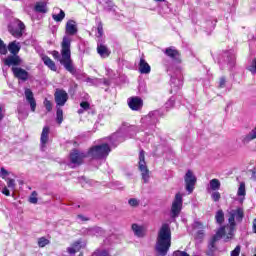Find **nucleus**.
Wrapping results in <instances>:
<instances>
[{"instance_id":"obj_1","label":"nucleus","mask_w":256,"mask_h":256,"mask_svg":"<svg viewBox=\"0 0 256 256\" xmlns=\"http://www.w3.org/2000/svg\"><path fill=\"white\" fill-rule=\"evenodd\" d=\"M245 217V212L243 208L238 207L236 209L230 210L228 212V223L229 225L221 227L216 234L210 240V247H215V243L219 241V239H224L227 243L230 239H233L235 235V227H237V223H241L243 218Z\"/></svg>"},{"instance_id":"obj_2","label":"nucleus","mask_w":256,"mask_h":256,"mask_svg":"<svg viewBox=\"0 0 256 256\" xmlns=\"http://www.w3.org/2000/svg\"><path fill=\"white\" fill-rule=\"evenodd\" d=\"M123 141L125 139L121 138L119 132H117L108 139V142L91 147L87 152V157H91V159H105L111 153V145L117 146V143Z\"/></svg>"},{"instance_id":"obj_3","label":"nucleus","mask_w":256,"mask_h":256,"mask_svg":"<svg viewBox=\"0 0 256 256\" xmlns=\"http://www.w3.org/2000/svg\"><path fill=\"white\" fill-rule=\"evenodd\" d=\"M171 248V226L164 223L158 231L155 249L158 256H165Z\"/></svg>"},{"instance_id":"obj_4","label":"nucleus","mask_w":256,"mask_h":256,"mask_svg":"<svg viewBox=\"0 0 256 256\" xmlns=\"http://www.w3.org/2000/svg\"><path fill=\"white\" fill-rule=\"evenodd\" d=\"M61 59L60 63L64 66V69L75 75L77 70H75V66H73V60H71V38L69 36H64L61 44Z\"/></svg>"},{"instance_id":"obj_5","label":"nucleus","mask_w":256,"mask_h":256,"mask_svg":"<svg viewBox=\"0 0 256 256\" xmlns=\"http://www.w3.org/2000/svg\"><path fill=\"white\" fill-rule=\"evenodd\" d=\"M138 167L144 183H149V168H147V163L145 162V151L143 150L139 153Z\"/></svg>"},{"instance_id":"obj_6","label":"nucleus","mask_w":256,"mask_h":256,"mask_svg":"<svg viewBox=\"0 0 256 256\" xmlns=\"http://www.w3.org/2000/svg\"><path fill=\"white\" fill-rule=\"evenodd\" d=\"M181 209H183V195L181 193H177L172 202L171 206V217L175 219L179 217V213H181Z\"/></svg>"},{"instance_id":"obj_7","label":"nucleus","mask_w":256,"mask_h":256,"mask_svg":"<svg viewBox=\"0 0 256 256\" xmlns=\"http://www.w3.org/2000/svg\"><path fill=\"white\" fill-rule=\"evenodd\" d=\"M9 33L16 39L23 37V31H25V24L20 20H15L13 24L8 27Z\"/></svg>"},{"instance_id":"obj_8","label":"nucleus","mask_w":256,"mask_h":256,"mask_svg":"<svg viewBox=\"0 0 256 256\" xmlns=\"http://www.w3.org/2000/svg\"><path fill=\"white\" fill-rule=\"evenodd\" d=\"M56 107H64L65 103L69 101V94L63 89L57 88L54 93Z\"/></svg>"},{"instance_id":"obj_9","label":"nucleus","mask_w":256,"mask_h":256,"mask_svg":"<svg viewBox=\"0 0 256 256\" xmlns=\"http://www.w3.org/2000/svg\"><path fill=\"white\" fill-rule=\"evenodd\" d=\"M184 181L186 185V191H188L189 194L193 193V190L195 189V183H197V178L191 170L186 172Z\"/></svg>"},{"instance_id":"obj_10","label":"nucleus","mask_w":256,"mask_h":256,"mask_svg":"<svg viewBox=\"0 0 256 256\" xmlns=\"http://www.w3.org/2000/svg\"><path fill=\"white\" fill-rule=\"evenodd\" d=\"M85 157H88L87 154H85L79 150H73L70 153V162L72 163V165H81V163H83V159H85Z\"/></svg>"},{"instance_id":"obj_11","label":"nucleus","mask_w":256,"mask_h":256,"mask_svg":"<svg viewBox=\"0 0 256 256\" xmlns=\"http://www.w3.org/2000/svg\"><path fill=\"white\" fill-rule=\"evenodd\" d=\"M223 57L224 60L219 61V64L221 65V67H225V65H227V67L231 69V67L235 65V54H233V51H228L224 53Z\"/></svg>"},{"instance_id":"obj_12","label":"nucleus","mask_w":256,"mask_h":256,"mask_svg":"<svg viewBox=\"0 0 256 256\" xmlns=\"http://www.w3.org/2000/svg\"><path fill=\"white\" fill-rule=\"evenodd\" d=\"M164 53L173 61V63H181V54H179V51H177L175 47L166 48Z\"/></svg>"},{"instance_id":"obj_13","label":"nucleus","mask_w":256,"mask_h":256,"mask_svg":"<svg viewBox=\"0 0 256 256\" xmlns=\"http://www.w3.org/2000/svg\"><path fill=\"white\" fill-rule=\"evenodd\" d=\"M7 186L2 188V194L6 197H11V191H15V187H17V183L13 178L6 179Z\"/></svg>"},{"instance_id":"obj_14","label":"nucleus","mask_w":256,"mask_h":256,"mask_svg":"<svg viewBox=\"0 0 256 256\" xmlns=\"http://www.w3.org/2000/svg\"><path fill=\"white\" fill-rule=\"evenodd\" d=\"M24 95L26 97L27 103L30 105V109L33 113H35V109H37V101H35V96H33V91L31 89L26 88Z\"/></svg>"},{"instance_id":"obj_15","label":"nucleus","mask_w":256,"mask_h":256,"mask_svg":"<svg viewBox=\"0 0 256 256\" xmlns=\"http://www.w3.org/2000/svg\"><path fill=\"white\" fill-rule=\"evenodd\" d=\"M12 73L16 79H20L21 81H27L29 79V72L20 67H12Z\"/></svg>"},{"instance_id":"obj_16","label":"nucleus","mask_w":256,"mask_h":256,"mask_svg":"<svg viewBox=\"0 0 256 256\" xmlns=\"http://www.w3.org/2000/svg\"><path fill=\"white\" fill-rule=\"evenodd\" d=\"M79 28L77 27V22L75 20H68L66 23L65 33L66 35H77Z\"/></svg>"},{"instance_id":"obj_17","label":"nucleus","mask_w":256,"mask_h":256,"mask_svg":"<svg viewBox=\"0 0 256 256\" xmlns=\"http://www.w3.org/2000/svg\"><path fill=\"white\" fill-rule=\"evenodd\" d=\"M23 60H21V57L18 55L12 54L11 56H8L6 59H4V65L7 67H17V65H21Z\"/></svg>"},{"instance_id":"obj_18","label":"nucleus","mask_w":256,"mask_h":256,"mask_svg":"<svg viewBox=\"0 0 256 256\" xmlns=\"http://www.w3.org/2000/svg\"><path fill=\"white\" fill-rule=\"evenodd\" d=\"M128 106L132 111H139L143 107V100L139 97H132L128 99Z\"/></svg>"},{"instance_id":"obj_19","label":"nucleus","mask_w":256,"mask_h":256,"mask_svg":"<svg viewBox=\"0 0 256 256\" xmlns=\"http://www.w3.org/2000/svg\"><path fill=\"white\" fill-rule=\"evenodd\" d=\"M49 131V126H45L42 130L40 138L42 151H45V147H47V143H49Z\"/></svg>"},{"instance_id":"obj_20","label":"nucleus","mask_w":256,"mask_h":256,"mask_svg":"<svg viewBox=\"0 0 256 256\" xmlns=\"http://www.w3.org/2000/svg\"><path fill=\"white\" fill-rule=\"evenodd\" d=\"M132 231L134 235L139 238H143L147 234V228L139 224H132Z\"/></svg>"},{"instance_id":"obj_21","label":"nucleus","mask_w":256,"mask_h":256,"mask_svg":"<svg viewBox=\"0 0 256 256\" xmlns=\"http://www.w3.org/2000/svg\"><path fill=\"white\" fill-rule=\"evenodd\" d=\"M171 93H176V91H179L183 87V78L180 77H171Z\"/></svg>"},{"instance_id":"obj_22","label":"nucleus","mask_w":256,"mask_h":256,"mask_svg":"<svg viewBox=\"0 0 256 256\" xmlns=\"http://www.w3.org/2000/svg\"><path fill=\"white\" fill-rule=\"evenodd\" d=\"M52 19L56 21V23H61L65 19V11L60 8H54L52 13Z\"/></svg>"},{"instance_id":"obj_23","label":"nucleus","mask_w":256,"mask_h":256,"mask_svg":"<svg viewBox=\"0 0 256 256\" xmlns=\"http://www.w3.org/2000/svg\"><path fill=\"white\" fill-rule=\"evenodd\" d=\"M97 53L100 55V57H102V59H107V57L111 55V50H109V48L103 44H98Z\"/></svg>"},{"instance_id":"obj_24","label":"nucleus","mask_w":256,"mask_h":256,"mask_svg":"<svg viewBox=\"0 0 256 256\" xmlns=\"http://www.w3.org/2000/svg\"><path fill=\"white\" fill-rule=\"evenodd\" d=\"M139 71L143 75H148V73H151V66L147 61H145V58H141L139 62Z\"/></svg>"},{"instance_id":"obj_25","label":"nucleus","mask_w":256,"mask_h":256,"mask_svg":"<svg viewBox=\"0 0 256 256\" xmlns=\"http://www.w3.org/2000/svg\"><path fill=\"white\" fill-rule=\"evenodd\" d=\"M246 195H247V191L245 189V182H241L237 191V197H238L239 203H243L245 201Z\"/></svg>"},{"instance_id":"obj_26","label":"nucleus","mask_w":256,"mask_h":256,"mask_svg":"<svg viewBox=\"0 0 256 256\" xmlns=\"http://www.w3.org/2000/svg\"><path fill=\"white\" fill-rule=\"evenodd\" d=\"M8 51L12 54V55H18L19 51H21V43L17 42V41H13L8 45Z\"/></svg>"},{"instance_id":"obj_27","label":"nucleus","mask_w":256,"mask_h":256,"mask_svg":"<svg viewBox=\"0 0 256 256\" xmlns=\"http://www.w3.org/2000/svg\"><path fill=\"white\" fill-rule=\"evenodd\" d=\"M81 247H85V244H81V241H77L72 246L67 248V252L69 255H75V253L80 251Z\"/></svg>"},{"instance_id":"obj_28","label":"nucleus","mask_w":256,"mask_h":256,"mask_svg":"<svg viewBox=\"0 0 256 256\" xmlns=\"http://www.w3.org/2000/svg\"><path fill=\"white\" fill-rule=\"evenodd\" d=\"M34 9L36 13H47V1L36 2Z\"/></svg>"},{"instance_id":"obj_29","label":"nucleus","mask_w":256,"mask_h":256,"mask_svg":"<svg viewBox=\"0 0 256 256\" xmlns=\"http://www.w3.org/2000/svg\"><path fill=\"white\" fill-rule=\"evenodd\" d=\"M42 61L47 67H49V69H51V71H57V66L55 65V62L51 60V58H49L48 56H43Z\"/></svg>"},{"instance_id":"obj_30","label":"nucleus","mask_w":256,"mask_h":256,"mask_svg":"<svg viewBox=\"0 0 256 256\" xmlns=\"http://www.w3.org/2000/svg\"><path fill=\"white\" fill-rule=\"evenodd\" d=\"M194 229L198 230V232H197L198 239H202L203 235H205V233L203 231V229H204L203 224L199 221L194 222Z\"/></svg>"},{"instance_id":"obj_31","label":"nucleus","mask_w":256,"mask_h":256,"mask_svg":"<svg viewBox=\"0 0 256 256\" xmlns=\"http://www.w3.org/2000/svg\"><path fill=\"white\" fill-rule=\"evenodd\" d=\"M210 189H212V191H219V189H221V182L219 179L214 178L210 180Z\"/></svg>"},{"instance_id":"obj_32","label":"nucleus","mask_w":256,"mask_h":256,"mask_svg":"<svg viewBox=\"0 0 256 256\" xmlns=\"http://www.w3.org/2000/svg\"><path fill=\"white\" fill-rule=\"evenodd\" d=\"M216 223L221 225L223 221H225V213H223V210H218L215 215Z\"/></svg>"},{"instance_id":"obj_33","label":"nucleus","mask_w":256,"mask_h":256,"mask_svg":"<svg viewBox=\"0 0 256 256\" xmlns=\"http://www.w3.org/2000/svg\"><path fill=\"white\" fill-rule=\"evenodd\" d=\"M57 107V112H56V121L59 125H61L63 123V109H61V107L56 106Z\"/></svg>"},{"instance_id":"obj_34","label":"nucleus","mask_w":256,"mask_h":256,"mask_svg":"<svg viewBox=\"0 0 256 256\" xmlns=\"http://www.w3.org/2000/svg\"><path fill=\"white\" fill-rule=\"evenodd\" d=\"M157 115H159V111L150 112L146 116V120L149 121V119H151L152 123L155 124L157 123Z\"/></svg>"},{"instance_id":"obj_35","label":"nucleus","mask_w":256,"mask_h":256,"mask_svg":"<svg viewBox=\"0 0 256 256\" xmlns=\"http://www.w3.org/2000/svg\"><path fill=\"white\" fill-rule=\"evenodd\" d=\"M38 198H37V191H33L29 197V203H32L33 205H37L38 202Z\"/></svg>"},{"instance_id":"obj_36","label":"nucleus","mask_w":256,"mask_h":256,"mask_svg":"<svg viewBox=\"0 0 256 256\" xmlns=\"http://www.w3.org/2000/svg\"><path fill=\"white\" fill-rule=\"evenodd\" d=\"M90 235H96L97 237H99V235H103V229L99 227H94L90 230Z\"/></svg>"},{"instance_id":"obj_37","label":"nucleus","mask_w":256,"mask_h":256,"mask_svg":"<svg viewBox=\"0 0 256 256\" xmlns=\"http://www.w3.org/2000/svg\"><path fill=\"white\" fill-rule=\"evenodd\" d=\"M248 71L252 73V75H255L256 73V58L252 60L251 64L247 67Z\"/></svg>"},{"instance_id":"obj_38","label":"nucleus","mask_w":256,"mask_h":256,"mask_svg":"<svg viewBox=\"0 0 256 256\" xmlns=\"http://www.w3.org/2000/svg\"><path fill=\"white\" fill-rule=\"evenodd\" d=\"M175 105V98L171 97L166 103H165V109H173Z\"/></svg>"},{"instance_id":"obj_39","label":"nucleus","mask_w":256,"mask_h":256,"mask_svg":"<svg viewBox=\"0 0 256 256\" xmlns=\"http://www.w3.org/2000/svg\"><path fill=\"white\" fill-rule=\"evenodd\" d=\"M80 107L82 109H79L78 113L81 115V113H83V111H87L89 109L90 104H89V102H82V103H80Z\"/></svg>"},{"instance_id":"obj_40","label":"nucleus","mask_w":256,"mask_h":256,"mask_svg":"<svg viewBox=\"0 0 256 256\" xmlns=\"http://www.w3.org/2000/svg\"><path fill=\"white\" fill-rule=\"evenodd\" d=\"M46 245H49V240L45 237H41L38 239V246L39 247H46Z\"/></svg>"},{"instance_id":"obj_41","label":"nucleus","mask_w":256,"mask_h":256,"mask_svg":"<svg viewBox=\"0 0 256 256\" xmlns=\"http://www.w3.org/2000/svg\"><path fill=\"white\" fill-rule=\"evenodd\" d=\"M0 54L1 55H7V45H5V42L0 39Z\"/></svg>"},{"instance_id":"obj_42","label":"nucleus","mask_w":256,"mask_h":256,"mask_svg":"<svg viewBox=\"0 0 256 256\" xmlns=\"http://www.w3.org/2000/svg\"><path fill=\"white\" fill-rule=\"evenodd\" d=\"M10 173L4 167L0 169V177L6 181L7 177H9Z\"/></svg>"},{"instance_id":"obj_43","label":"nucleus","mask_w":256,"mask_h":256,"mask_svg":"<svg viewBox=\"0 0 256 256\" xmlns=\"http://www.w3.org/2000/svg\"><path fill=\"white\" fill-rule=\"evenodd\" d=\"M92 256H109V252L107 250H96Z\"/></svg>"},{"instance_id":"obj_44","label":"nucleus","mask_w":256,"mask_h":256,"mask_svg":"<svg viewBox=\"0 0 256 256\" xmlns=\"http://www.w3.org/2000/svg\"><path fill=\"white\" fill-rule=\"evenodd\" d=\"M130 207H139V200L137 198H131L128 200Z\"/></svg>"},{"instance_id":"obj_45","label":"nucleus","mask_w":256,"mask_h":256,"mask_svg":"<svg viewBox=\"0 0 256 256\" xmlns=\"http://www.w3.org/2000/svg\"><path fill=\"white\" fill-rule=\"evenodd\" d=\"M96 37H103V24H98Z\"/></svg>"},{"instance_id":"obj_46","label":"nucleus","mask_w":256,"mask_h":256,"mask_svg":"<svg viewBox=\"0 0 256 256\" xmlns=\"http://www.w3.org/2000/svg\"><path fill=\"white\" fill-rule=\"evenodd\" d=\"M44 106L46 108V111H51L53 109L51 101H49L48 99L44 100Z\"/></svg>"},{"instance_id":"obj_47","label":"nucleus","mask_w":256,"mask_h":256,"mask_svg":"<svg viewBox=\"0 0 256 256\" xmlns=\"http://www.w3.org/2000/svg\"><path fill=\"white\" fill-rule=\"evenodd\" d=\"M241 253V246H236L235 249L231 252V256H239Z\"/></svg>"},{"instance_id":"obj_48","label":"nucleus","mask_w":256,"mask_h":256,"mask_svg":"<svg viewBox=\"0 0 256 256\" xmlns=\"http://www.w3.org/2000/svg\"><path fill=\"white\" fill-rule=\"evenodd\" d=\"M212 199L213 201H219V199H221V194L219 192H213L212 193Z\"/></svg>"},{"instance_id":"obj_49","label":"nucleus","mask_w":256,"mask_h":256,"mask_svg":"<svg viewBox=\"0 0 256 256\" xmlns=\"http://www.w3.org/2000/svg\"><path fill=\"white\" fill-rule=\"evenodd\" d=\"M225 83H227V80L225 79V77H221L220 81H219V87L220 89L225 88Z\"/></svg>"},{"instance_id":"obj_50","label":"nucleus","mask_w":256,"mask_h":256,"mask_svg":"<svg viewBox=\"0 0 256 256\" xmlns=\"http://www.w3.org/2000/svg\"><path fill=\"white\" fill-rule=\"evenodd\" d=\"M174 256H190V255L184 251H176V252H174Z\"/></svg>"},{"instance_id":"obj_51","label":"nucleus","mask_w":256,"mask_h":256,"mask_svg":"<svg viewBox=\"0 0 256 256\" xmlns=\"http://www.w3.org/2000/svg\"><path fill=\"white\" fill-rule=\"evenodd\" d=\"M52 55H53L54 59H60V57H61V54H59L58 51H53Z\"/></svg>"},{"instance_id":"obj_52","label":"nucleus","mask_w":256,"mask_h":256,"mask_svg":"<svg viewBox=\"0 0 256 256\" xmlns=\"http://www.w3.org/2000/svg\"><path fill=\"white\" fill-rule=\"evenodd\" d=\"M252 228L254 233L256 234V218L253 220Z\"/></svg>"},{"instance_id":"obj_53","label":"nucleus","mask_w":256,"mask_h":256,"mask_svg":"<svg viewBox=\"0 0 256 256\" xmlns=\"http://www.w3.org/2000/svg\"><path fill=\"white\" fill-rule=\"evenodd\" d=\"M3 121V109L0 106V122Z\"/></svg>"},{"instance_id":"obj_54","label":"nucleus","mask_w":256,"mask_h":256,"mask_svg":"<svg viewBox=\"0 0 256 256\" xmlns=\"http://www.w3.org/2000/svg\"><path fill=\"white\" fill-rule=\"evenodd\" d=\"M78 219H81V221H85V218L81 215H78Z\"/></svg>"},{"instance_id":"obj_55","label":"nucleus","mask_w":256,"mask_h":256,"mask_svg":"<svg viewBox=\"0 0 256 256\" xmlns=\"http://www.w3.org/2000/svg\"><path fill=\"white\" fill-rule=\"evenodd\" d=\"M154 1H156V3H163V2H165V0H154Z\"/></svg>"},{"instance_id":"obj_56","label":"nucleus","mask_w":256,"mask_h":256,"mask_svg":"<svg viewBox=\"0 0 256 256\" xmlns=\"http://www.w3.org/2000/svg\"><path fill=\"white\" fill-rule=\"evenodd\" d=\"M18 113L21 115L23 112L21 111V108H18Z\"/></svg>"},{"instance_id":"obj_57","label":"nucleus","mask_w":256,"mask_h":256,"mask_svg":"<svg viewBox=\"0 0 256 256\" xmlns=\"http://www.w3.org/2000/svg\"><path fill=\"white\" fill-rule=\"evenodd\" d=\"M24 117H27V113L24 114Z\"/></svg>"},{"instance_id":"obj_58","label":"nucleus","mask_w":256,"mask_h":256,"mask_svg":"<svg viewBox=\"0 0 256 256\" xmlns=\"http://www.w3.org/2000/svg\"><path fill=\"white\" fill-rule=\"evenodd\" d=\"M79 256H83V255L80 254Z\"/></svg>"},{"instance_id":"obj_59","label":"nucleus","mask_w":256,"mask_h":256,"mask_svg":"<svg viewBox=\"0 0 256 256\" xmlns=\"http://www.w3.org/2000/svg\"><path fill=\"white\" fill-rule=\"evenodd\" d=\"M242 256H245V255H242Z\"/></svg>"},{"instance_id":"obj_60","label":"nucleus","mask_w":256,"mask_h":256,"mask_svg":"<svg viewBox=\"0 0 256 256\" xmlns=\"http://www.w3.org/2000/svg\"><path fill=\"white\" fill-rule=\"evenodd\" d=\"M254 256H256V254Z\"/></svg>"}]
</instances>
